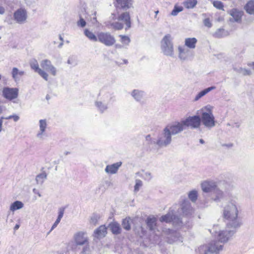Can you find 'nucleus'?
<instances>
[{"mask_svg": "<svg viewBox=\"0 0 254 254\" xmlns=\"http://www.w3.org/2000/svg\"><path fill=\"white\" fill-rule=\"evenodd\" d=\"M30 65L31 68L33 69L35 72L38 73L45 80H48V73L46 71H44L39 67L38 63L36 60H32L30 62Z\"/></svg>", "mask_w": 254, "mask_h": 254, "instance_id": "obj_19", "label": "nucleus"}, {"mask_svg": "<svg viewBox=\"0 0 254 254\" xmlns=\"http://www.w3.org/2000/svg\"><path fill=\"white\" fill-rule=\"evenodd\" d=\"M39 130L36 137L40 140H43L47 135V129L48 128V121L46 119H41L39 121Z\"/></svg>", "mask_w": 254, "mask_h": 254, "instance_id": "obj_16", "label": "nucleus"}, {"mask_svg": "<svg viewBox=\"0 0 254 254\" xmlns=\"http://www.w3.org/2000/svg\"><path fill=\"white\" fill-rule=\"evenodd\" d=\"M119 37L121 38L120 42L124 46H128L130 42L129 37L125 35H120Z\"/></svg>", "mask_w": 254, "mask_h": 254, "instance_id": "obj_42", "label": "nucleus"}, {"mask_svg": "<svg viewBox=\"0 0 254 254\" xmlns=\"http://www.w3.org/2000/svg\"><path fill=\"white\" fill-rule=\"evenodd\" d=\"M240 206L238 198L232 196L229 199L223 209V216L228 227L239 228L242 225L241 220L238 218Z\"/></svg>", "mask_w": 254, "mask_h": 254, "instance_id": "obj_1", "label": "nucleus"}, {"mask_svg": "<svg viewBox=\"0 0 254 254\" xmlns=\"http://www.w3.org/2000/svg\"><path fill=\"white\" fill-rule=\"evenodd\" d=\"M188 197L192 202H195L198 198V191L196 190H190L188 193Z\"/></svg>", "mask_w": 254, "mask_h": 254, "instance_id": "obj_39", "label": "nucleus"}, {"mask_svg": "<svg viewBox=\"0 0 254 254\" xmlns=\"http://www.w3.org/2000/svg\"><path fill=\"white\" fill-rule=\"evenodd\" d=\"M143 184L142 182L140 180H135V184L134 187V191L135 192H138L140 188L142 187Z\"/></svg>", "mask_w": 254, "mask_h": 254, "instance_id": "obj_45", "label": "nucleus"}, {"mask_svg": "<svg viewBox=\"0 0 254 254\" xmlns=\"http://www.w3.org/2000/svg\"><path fill=\"white\" fill-rule=\"evenodd\" d=\"M244 9L248 14L254 15V0L249 1L245 5Z\"/></svg>", "mask_w": 254, "mask_h": 254, "instance_id": "obj_33", "label": "nucleus"}, {"mask_svg": "<svg viewBox=\"0 0 254 254\" xmlns=\"http://www.w3.org/2000/svg\"><path fill=\"white\" fill-rule=\"evenodd\" d=\"M33 192L34 193L37 194L39 197H41V194L38 190L36 189H33Z\"/></svg>", "mask_w": 254, "mask_h": 254, "instance_id": "obj_57", "label": "nucleus"}, {"mask_svg": "<svg viewBox=\"0 0 254 254\" xmlns=\"http://www.w3.org/2000/svg\"><path fill=\"white\" fill-rule=\"evenodd\" d=\"M174 210H170L167 214L160 217V221L166 223L172 222L173 224L176 227L182 226V221L180 220L179 218L174 215Z\"/></svg>", "mask_w": 254, "mask_h": 254, "instance_id": "obj_10", "label": "nucleus"}, {"mask_svg": "<svg viewBox=\"0 0 254 254\" xmlns=\"http://www.w3.org/2000/svg\"><path fill=\"white\" fill-rule=\"evenodd\" d=\"M183 4L187 8H193L197 4V0H186Z\"/></svg>", "mask_w": 254, "mask_h": 254, "instance_id": "obj_40", "label": "nucleus"}, {"mask_svg": "<svg viewBox=\"0 0 254 254\" xmlns=\"http://www.w3.org/2000/svg\"><path fill=\"white\" fill-rule=\"evenodd\" d=\"M60 221H61L60 220L57 219V220H56V221L55 222V223L53 225L51 231H52L54 228H55L57 226L58 224L60 222Z\"/></svg>", "mask_w": 254, "mask_h": 254, "instance_id": "obj_56", "label": "nucleus"}, {"mask_svg": "<svg viewBox=\"0 0 254 254\" xmlns=\"http://www.w3.org/2000/svg\"><path fill=\"white\" fill-rule=\"evenodd\" d=\"M106 26L109 28H112L117 30H121L124 27L123 24L119 21L112 22L111 21H108L106 23Z\"/></svg>", "mask_w": 254, "mask_h": 254, "instance_id": "obj_31", "label": "nucleus"}, {"mask_svg": "<svg viewBox=\"0 0 254 254\" xmlns=\"http://www.w3.org/2000/svg\"><path fill=\"white\" fill-rule=\"evenodd\" d=\"M111 19L115 20L118 19L119 21L123 22L126 25V30L129 29L131 26L130 17L128 12H124L119 14L118 12V15L113 13L110 17Z\"/></svg>", "mask_w": 254, "mask_h": 254, "instance_id": "obj_13", "label": "nucleus"}, {"mask_svg": "<svg viewBox=\"0 0 254 254\" xmlns=\"http://www.w3.org/2000/svg\"><path fill=\"white\" fill-rule=\"evenodd\" d=\"M23 206L24 204L21 201L17 200L11 204L9 209L10 211L13 212L16 210L21 209Z\"/></svg>", "mask_w": 254, "mask_h": 254, "instance_id": "obj_36", "label": "nucleus"}, {"mask_svg": "<svg viewBox=\"0 0 254 254\" xmlns=\"http://www.w3.org/2000/svg\"><path fill=\"white\" fill-rule=\"evenodd\" d=\"M98 41L104 45L110 47L116 43L114 36L108 32H99L97 33Z\"/></svg>", "mask_w": 254, "mask_h": 254, "instance_id": "obj_8", "label": "nucleus"}, {"mask_svg": "<svg viewBox=\"0 0 254 254\" xmlns=\"http://www.w3.org/2000/svg\"><path fill=\"white\" fill-rule=\"evenodd\" d=\"M224 196V192L218 187L213 191V193L204 196V199L201 200L202 207L207 206L209 203L212 201L219 202Z\"/></svg>", "mask_w": 254, "mask_h": 254, "instance_id": "obj_5", "label": "nucleus"}, {"mask_svg": "<svg viewBox=\"0 0 254 254\" xmlns=\"http://www.w3.org/2000/svg\"><path fill=\"white\" fill-rule=\"evenodd\" d=\"M123 227L126 230H128L130 228V225L128 219H124L122 222Z\"/></svg>", "mask_w": 254, "mask_h": 254, "instance_id": "obj_46", "label": "nucleus"}, {"mask_svg": "<svg viewBox=\"0 0 254 254\" xmlns=\"http://www.w3.org/2000/svg\"><path fill=\"white\" fill-rule=\"evenodd\" d=\"M11 74L13 78L16 81L24 74V71L19 70L17 67H13L12 69Z\"/></svg>", "mask_w": 254, "mask_h": 254, "instance_id": "obj_34", "label": "nucleus"}, {"mask_svg": "<svg viewBox=\"0 0 254 254\" xmlns=\"http://www.w3.org/2000/svg\"><path fill=\"white\" fill-rule=\"evenodd\" d=\"M84 34L90 40L93 42L98 41V36L95 35L92 31L87 29H85L84 31Z\"/></svg>", "mask_w": 254, "mask_h": 254, "instance_id": "obj_35", "label": "nucleus"}, {"mask_svg": "<svg viewBox=\"0 0 254 254\" xmlns=\"http://www.w3.org/2000/svg\"><path fill=\"white\" fill-rule=\"evenodd\" d=\"M229 14L232 16L230 21L240 23L242 21V17L244 12L242 10L237 8H233L229 11Z\"/></svg>", "mask_w": 254, "mask_h": 254, "instance_id": "obj_24", "label": "nucleus"}, {"mask_svg": "<svg viewBox=\"0 0 254 254\" xmlns=\"http://www.w3.org/2000/svg\"><path fill=\"white\" fill-rule=\"evenodd\" d=\"M133 0H114V4L117 9L127 10L132 7Z\"/></svg>", "mask_w": 254, "mask_h": 254, "instance_id": "obj_21", "label": "nucleus"}, {"mask_svg": "<svg viewBox=\"0 0 254 254\" xmlns=\"http://www.w3.org/2000/svg\"><path fill=\"white\" fill-rule=\"evenodd\" d=\"M223 249V245H220L216 242L211 243L206 250L204 254H218L219 251Z\"/></svg>", "mask_w": 254, "mask_h": 254, "instance_id": "obj_25", "label": "nucleus"}, {"mask_svg": "<svg viewBox=\"0 0 254 254\" xmlns=\"http://www.w3.org/2000/svg\"><path fill=\"white\" fill-rule=\"evenodd\" d=\"M185 127H190L191 129L199 128L201 125L200 118L199 115L189 116L182 120Z\"/></svg>", "mask_w": 254, "mask_h": 254, "instance_id": "obj_9", "label": "nucleus"}, {"mask_svg": "<svg viewBox=\"0 0 254 254\" xmlns=\"http://www.w3.org/2000/svg\"><path fill=\"white\" fill-rule=\"evenodd\" d=\"M40 65L44 71L48 72L50 74L55 76L57 74L58 70L48 60H44L40 63Z\"/></svg>", "mask_w": 254, "mask_h": 254, "instance_id": "obj_18", "label": "nucleus"}, {"mask_svg": "<svg viewBox=\"0 0 254 254\" xmlns=\"http://www.w3.org/2000/svg\"><path fill=\"white\" fill-rule=\"evenodd\" d=\"M74 238L75 243L78 245H83L88 243L87 234L84 232H77L75 234Z\"/></svg>", "mask_w": 254, "mask_h": 254, "instance_id": "obj_26", "label": "nucleus"}, {"mask_svg": "<svg viewBox=\"0 0 254 254\" xmlns=\"http://www.w3.org/2000/svg\"><path fill=\"white\" fill-rule=\"evenodd\" d=\"M107 234V228L105 225H101L94 231V237L98 239L104 237Z\"/></svg>", "mask_w": 254, "mask_h": 254, "instance_id": "obj_28", "label": "nucleus"}, {"mask_svg": "<svg viewBox=\"0 0 254 254\" xmlns=\"http://www.w3.org/2000/svg\"><path fill=\"white\" fill-rule=\"evenodd\" d=\"M158 13H159V10H156L155 11V15L154 18H155V19H157V20H158V18H157V15L158 14Z\"/></svg>", "mask_w": 254, "mask_h": 254, "instance_id": "obj_61", "label": "nucleus"}, {"mask_svg": "<svg viewBox=\"0 0 254 254\" xmlns=\"http://www.w3.org/2000/svg\"><path fill=\"white\" fill-rule=\"evenodd\" d=\"M203 23L204 26L207 28H210L212 27V24L209 18H205L203 21Z\"/></svg>", "mask_w": 254, "mask_h": 254, "instance_id": "obj_50", "label": "nucleus"}, {"mask_svg": "<svg viewBox=\"0 0 254 254\" xmlns=\"http://www.w3.org/2000/svg\"><path fill=\"white\" fill-rule=\"evenodd\" d=\"M199 142H200L201 143H202V144L204 143V140H203V139H200L199 140Z\"/></svg>", "mask_w": 254, "mask_h": 254, "instance_id": "obj_64", "label": "nucleus"}, {"mask_svg": "<svg viewBox=\"0 0 254 254\" xmlns=\"http://www.w3.org/2000/svg\"><path fill=\"white\" fill-rule=\"evenodd\" d=\"M237 228H231L226 224L224 229H220L218 226H214L210 232L214 236L218 242L225 244L230 240L236 232Z\"/></svg>", "mask_w": 254, "mask_h": 254, "instance_id": "obj_3", "label": "nucleus"}, {"mask_svg": "<svg viewBox=\"0 0 254 254\" xmlns=\"http://www.w3.org/2000/svg\"><path fill=\"white\" fill-rule=\"evenodd\" d=\"M109 227L113 233L115 234H118L121 233V228L118 223L116 222L111 223Z\"/></svg>", "mask_w": 254, "mask_h": 254, "instance_id": "obj_37", "label": "nucleus"}, {"mask_svg": "<svg viewBox=\"0 0 254 254\" xmlns=\"http://www.w3.org/2000/svg\"><path fill=\"white\" fill-rule=\"evenodd\" d=\"M20 227V225L19 224H16L15 226L14 227V230L15 231L18 230Z\"/></svg>", "mask_w": 254, "mask_h": 254, "instance_id": "obj_62", "label": "nucleus"}, {"mask_svg": "<svg viewBox=\"0 0 254 254\" xmlns=\"http://www.w3.org/2000/svg\"><path fill=\"white\" fill-rule=\"evenodd\" d=\"M184 8L182 6H178L176 4L174 6V9L171 13V15L172 16H176L178 13L183 10Z\"/></svg>", "mask_w": 254, "mask_h": 254, "instance_id": "obj_44", "label": "nucleus"}, {"mask_svg": "<svg viewBox=\"0 0 254 254\" xmlns=\"http://www.w3.org/2000/svg\"><path fill=\"white\" fill-rule=\"evenodd\" d=\"M216 87L215 86H211L198 92L195 96L194 100L195 101H198L201 98L205 96L208 93L210 92L211 91L215 89Z\"/></svg>", "mask_w": 254, "mask_h": 254, "instance_id": "obj_32", "label": "nucleus"}, {"mask_svg": "<svg viewBox=\"0 0 254 254\" xmlns=\"http://www.w3.org/2000/svg\"><path fill=\"white\" fill-rule=\"evenodd\" d=\"M141 176L143 179L147 181H150L152 178L151 174L149 172H143Z\"/></svg>", "mask_w": 254, "mask_h": 254, "instance_id": "obj_47", "label": "nucleus"}, {"mask_svg": "<svg viewBox=\"0 0 254 254\" xmlns=\"http://www.w3.org/2000/svg\"><path fill=\"white\" fill-rule=\"evenodd\" d=\"M171 133L165 127L159 135L156 144L160 147H166L169 145L172 141Z\"/></svg>", "mask_w": 254, "mask_h": 254, "instance_id": "obj_7", "label": "nucleus"}, {"mask_svg": "<svg viewBox=\"0 0 254 254\" xmlns=\"http://www.w3.org/2000/svg\"><path fill=\"white\" fill-rule=\"evenodd\" d=\"M156 219L154 217L152 218H148L147 219V224L148 227L150 228L151 231H153V233H154V236L153 237V241L155 243H157L158 240L159 239V235L160 233L159 231L157 230V233L156 232Z\"/></svg>", "mask_w": 254, "mask_h": 254, "instance_id": "obj_23", "label": "nucleus"}, {"mask_svg": "<svg viewBox=\"0 0 254 254\" xmlns=\"http://www.w3.org/2000/svg\"><path fill=\"white\" fill-rule=\"evenodd\" d=\"M248 65L252 67L253 69L254 70V62H250L248 63Z\"/></svg>", "mask_w": 254, "mask_h": 254, "instance_id": "obj_60", "label": "nucleus"}, {"mask_svg": "<svg viewBox=\"0 0 254 254\" xmlns=\"http://www.w3.org/2000/svg\"><path fill=\"white\" fill-rule=\"evenodd\" d=\"M197 42L195 38H187L185 39L184 46L190 49H193L196 47Z\"/></svg>", "mask_w": 254, "mask_h": 254, "instance_id": "obj_30", "label": "nucleus"}, {"mask_svg": "<svg viewBox=\"0 0 254 254\" xmlns=\"http://www.w3.org/2000/svg\"><path fill=\"white\" fill-rule=\"evenodd\" d=\"M97 222V219L94 217H92L91 219V223L95 225Z\"/></svg>", "mask_w": 254, "mask_h": 254, "instance_id": "obj_59", "label": "nucleus"}, {"mask_svg": "<svg viewBox=\"0 0 254 254\" xmlns=\"http://www.w3.org/2000/svg\"><path fill=\"white\" fill-rule=\"evenodd\" d=\"M2 125V121L1 119H0V132L1 131Z\"/></svg>", "mask_w": 254, "mask_h": 254, "instance_id": "obj_63", "label": "nucleus"}, {"mask_svg": "<svg viewBox=\"0 0 254 254\" xmlns=\"http://www.w3.org/2000/svg\"><path fill=\"white\" fill-rule=\"evenodd\" d=\"M14 20L18 23H24L27 19V12L25 9L20 8L17 9L13 14Z\"/></svg>", "mask_w": 254, "mask_h": 254, "instance_id": "obj_22", "label": "nucleus"}, {"mask_svg": "<svg viewBox=\"0 0 254 254\" xmlns=\"http://www.w3.org/2000/svg\"><path fill=\"white\" fill-rule=\"evenodd\" d=\"M86 22L85 20L81 16H80L79 19L77 21V25L78 27L83 28L86 26Z\"/></svg>", "mask_w": 254, "mask_h": 254, "instance_id": "obj_48", "label": "nucleus"}, {"mask_svg": "<svg viewBox=\"0 0 254 254\" xmlns=\"http://www.w3.org/2000/svg\"><path fill=\"white\" fill-rule=\"evenodd\" d=\"M145 139L148 144L150 145L156 144V141L153 140L150 135H147Z\"/></svg>", "mask_w": 254, "mask_h": 254, "instance_id": "obj_51", "label": "nucleus"}, {"mask_svg": "<svg viewBox=\"0 0 254 254\" xmlns=\"http://www.w3.org/2000/svg\"><path fill=\"white\" fill-rule=\"evenodd\" d=\"M166 127L173 135L181 132L185 129L182 120L173 122Z\"/></svg>", "mask_w": 254, "mask_h": 254, "instance_id": "obj_14", "label": "nucleus"}, {"mask_svg": "<svg viewBox=\"0 0 254 254\" xmlns=\"http://www.w3.org/2000/svg\"><path fill=\"white\" fill-rule=\"evenodd\" d=\"M213 6L217 9L223 10V4L220 1H214L213 2Z\"/></svg>", "mask_w": 254, "mask_h": 254, "instance_id": "obj_49", "label": "nucleus"}, {"mask_svg": "<svg viewBox=\"0 0 254 254\" xmlns=\"http://www.w3.org/2000/svg\"><path fill=\"white\" fill-rule=\"evenodd\" d=\"M122 164V162H118L112 164L108 165L105 169V172L109 175L115 174L117 173Z\"/></svg>", "mask_w": 254, "mask_h": 254, "instance_id": "obj_27", "label": "nucleus"}, {"mask_svg": "<svg viewBox=\"0 0 254 254\" xmlns=\"http://www.w3.org/2000/svg\"><path fill=\"white\" fill-rule=\"evenodd\" d=\"M234 70L238 73L241 74L243 75H250L252 74V72L250 70L246 68L240 67L239 68H234Z\"/></svg>", "mask_w": 254, "mask_h": 254, "instance_id": "obj_43", "label": "nucleus"}, {"mask_svg": "<svg viewBox=\"0 0 254 254\" xmlns=\"http://www.w3.org/2000/svg\"><path fill=\"white\" fill-rule=\"evenodd\" d=\"M181 209L183 214L187 217L191 216L194 211L190 202L188 200H184L182 202Z\"/></svg>", "mask_w": 254, "mask_h": 254, "instance_id": "obj_20", "label": "nucleus"}, {"mask_svg": "<svg viewBox=\"0 0 254 254\" xmlns=\"http://www.w3.org/2000/svg\"><path fill=\"white\" fill-rule=\"evenodd\" d=\"M229 33L227 31L225 30L224 29L219 28L217 29L213 34V36L216 38H222L227 36Z\"/></svg>", "mask_w": 254, "mask_h": 254, "instance_id": "obj_38", "label": "nucleus"}, {"mask_svg": "<svg viewBox=\"0 0 254 254\" xmlns=\"http://www.w3.org/2000/svg\"><path fill=\"white\" fill-rule=\"evenodd\" d=\"M47 178V174L45 172H43L36 176V181L38 184H42Z\"/></svg>", "mask_w": 254, "mask_h": 254, "instance_id": "obj_41", "label": "nucleus"}, {"mask_svg": "<svg viewBox=\"0 0 254 254\" xmlns=\"http://www.w3.org/2000/svg\"><path fill=\"white\" fill-rule=\"evenodd\" d=\"M64 213V210L60 209L59 212V215H58V217L57 219L61 220V219L62 218V217H63Z\"/></svg>", "mask_w": 254, "mask_h": 254, "instance_id": "obj_54", "label": "nucleus"}, {"mask_svg": "<svg viewBox=\"0 0 254 254\" xmlns=\"http://www.w3.org/2000/svg\"><path fill=\"white\" fill-rule=\"evenodd\" d=\"M217 187V182L211 179L204 180L200 184L201 190L205 193L213 192Z\"/></svg>", "mask_w": 254, "mask_h": 254, "instance_id": "obj_15", "label": "nucleus"}, {"mask_svg": "<svg viewBox=\"0 0 254 254\" xmlns=\"http://www.w3.org/2000/svg\"><path fill=\"white\" fill-rule=\"evenodd\" d=\"M19 90L17 88H10L5 87L2 90V95L6 100L8 101H14L16 99L18 96Z\"/></svg>", "mask_w": 254, "mask_h": 254, "instance_id": "obj_11", "label": "nucleus"}, {"mask_svg": "<svg viewBox=\"0 0 254 254\" xmlns=\"http://www.w3.org/2000/svg\"><path fill=\"white\" fill-rule=\"evenodd\" d=\"M85 246L83 248V250L81 252V253L82 254H87L89 252V246L88 245V243L87 244H84Z\"/></svg>", "mask_w": 254, "mask_h": 254, "instance_id": "obj_53", "label": "nucleus"}, {"mask_svg": "<svg viewBox=\"0 0 254 254\" xmlns=\"http://www.w3.org/2000/svg\"><path fill=\"white\" fill-rule=\"evenodd\" d=\"M93 15H94L93 17V19L91 20V21L93 24H95L97 22V18L96 17V12L94 11Z\"/></svg>", "mask_w": 254, "mask_h": 254, "instance_id": "obj_55", "label": "nucleus"}, {"mask_svg": "<svg viewBox=\"0 0 254 254\" xmlns=\"http://www.w3.org/2000/svg\"><path fill=\"white\" fill-rule=\"evenodd\" d=\"M113 98L112 95L109 93L105 94L102 97L95 102V105L98 111L101 113L105 112L108 108V104Z\"/></svg>", "mask_w": 254, "mask_h": 254, "instance_id": "obj_6", "label": "nucleus"}, {"mask_svg": "<svg viewBox=\"0 0 254 254\" xmlns=\"http://www.w3.org/2000/svg\"><path fill=\"white\" fill-rule=\"evenodd\" d=\"M177 49L178 58L181 61L188 60L192 56V52L185 46L179 45Z\"/></svg>", "mask_w": 254, "mask_h": 254, "instance_id": "obj_17", "label": "nucleus"}, {"mask_svg": "<svg viewBox=\"0 0 254 254\" xmlns=\"http://www.w3.org/2000/svg\"><path fill=\"white\" fill-rule=\"evenodd\" d=\"M131 96L137 102L141 101L145 96L143 91L134 89L131 92Z\"/></svg>", "mask_w": 254, "mask_h": 254, "instance_id": "obj_29", "label": "nucleus"}, {"mask_svg": "<svg viewBox=\"0 0 254 254\" xmlns=\"http://www.w3.org/2000/svg\"><path fill=\"white\" fill-rule=\"evenodd\" d=\"M172 36L168 34L165 35L160 42L162 53L165 56L173 57L174 56V48Z\"/></svg>", "mask_w": 254, "mask_h": 254, "instance_id": "obj_4", "label": "nucleus"}, {"mask_svg": "<svg viewBox=\"0 0 254 254\" xmlns=\"http://www.w3.org/2000/svg\"><path fill=\"white\" fill-rule=\"evenodd\" d=\"M213 106L207 105L197 111V114L200 115V123L208 129L213 128L216 125V121L213 114Z\"/></svg>", "mask_w": 254, "mask_h": 254, "instance_id": "obj_2", "label": "nucleus"}, {"mask_svg": "<svg viewBox=\"0 0 254 254\" xmlns=\"http://www.w3.org/2000/svg\"><path fill=\"white\" fill-rule=\"evenodd\" d=\"M163 235L166 237L168 243L172 244L175 242L182 243L183 238L180 234L176 231L170 229L163 231Z\"/></svg>", "mask_w": 254, "mask_h": 254, "instance_id": "obj_12", "label": "nucleus"}, {"mask_svg": "<svg viewBox=\"0 0 254 254\" xmlns=\"http://www.w3.org/2000/svg\"><path fill=\"white\" fill-rule=\"evenodd\" d=\"M4 119L6 120L12 119L14 122H17L19 120V117L16 115H10L7 117L5 118Z\"/></svg>", "mask_w": 254, "mask_h": 254, "instance_id": "obj_52", "label": "nucleus"}, {"mask_svg": "<svg viewBox=\"0 0 254 254\" xmlns=\"http://www.w3.org/2000/svg\"><path fill=\"white\" fill-rule=\"evenodd\" d=\"M4 12H5L4 8L2 6H0V14H3L4 13Z\"/></svg>", "mask_w": 254, "mask_h": 254, "instance_id": "obj_58", "label": "nucleus"}]
</instances>
